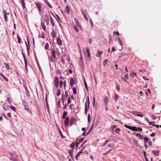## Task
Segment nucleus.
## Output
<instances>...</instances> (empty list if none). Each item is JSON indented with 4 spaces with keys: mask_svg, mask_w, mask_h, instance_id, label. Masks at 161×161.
Returning a JSON list of instances; mask_svg holds the SVG:
<instances>
[{
    "mask_svg": "<svg viewBox=\"0 0 161 161\" xmlns=\"http://www.w3.org/2000/svg\"><path fill=\"white\" fill-rule=\"evenodd\" d=\"M83 150V149H82V150H81L78 153H77L76 155L75 156V157L76 159L77 160L78 159V158L79 157V156L82 153Z\"/></svg>",
    "mask_w": 161,
    "mask_h": 161,
    "instance_id": "11",
    "label": "nucleus"
},
{
    "mask_svg": "<svg viewBox=\"0 0 161 161\" xmlns=\"http://www.w3.org/2000/svg\"><path fill=\"white\" fill-rule=\"evenodd\" d=\"M115 101L116 102L117 101V100L118 98V97L117 96V95L116 94L115 95Z\"/></svg>",
    "mask_w": 161,
    "mask_h": 161,
    "instance_id": "63",
    "label": "nucleus"
},
{
    "mask_svg": "<svg viewBox=\"0 0 161 161\" xmlns=\"http://www.w3.org/2000/svg\"><path fill=\"white\" fill-rule=\"evenodd\" d=\"M49 45L47 43H46L45 45V47H44L45 49H48L49 47Z\"/></svg>",
    "mask_w": 161,
    "mask_h": 161,
    "instance_id": "43",
    "label": "nucleus"
},
{
    "mask_svg": "<svg viewBox=\"0 0 161 161\" xmlns=\"http://www.w3.org/2000/svg\"><path fill=\"white\" fill-rule=\"evenodd\" d=\"M125 126L126 128H129V129L131 130V126H128L127 125H125Z\"/></svg>",
    "mask_w": 161,
    "mask_h": 161,
    "instance_id": "58",
    "label": "nucleus"
},
{
    "mask_svg": "<svg viewBox=\"0 0 161 161\" xmlns=\"http://www.w3.org/2000/svg\"><path fill=\"white\" fill-rule=\"evenodd\" d=\"M73 151H74L73 150H69V155L72 159L73 158Z\"/></svg>",
    "mask_w": 161,
    "mask_h": 161,
    "instance_id": "19",
    "label": "nucleus"
},
{
    "mask_svg": "<svg viewBox=\"0 0 161 161\" xmlns=\"http://www.w3.org/2000/svg\"><path fill=\"white\" fill-rule=\"evenodd\" d=\"M57 42L59 45H60L62 44V42L61 40L58 38H57Z\"/></svg>",
    "mask_w": 161,
    "mask_h": 161,
    "instance_id": "22",
    "label": "nucleus"
},
{
    "mask_svg": "<svg viewBox=\"0 0 161 161\" xmlns=\"http://www.w3.org/2000/svg\"><path fill=\"white\" fill-rule=\"evenodd\" d=\"M10 108L14 112L16 111L15 108L14 107L12 106H11L10 107Z\"/></svg>",
    "mask_w": 161,
    "mask_h": 161,
    "instance_id": "47",
    "label": "nucleus"
},
{
    "mask_svg": "<svg viewBox=\"0 0 161 161\" xmlns=\"http://www.w3.org/2000/svg\"><path fill=\"white\" fill-rule=\"evenodd\" d=\"M46 106H45V110L46 112V114L48 116V115H49V116H50V111H49V105L48 103V102L47 103H46Z\"/></svg>",
    "mask_w": 161,
    "mask_h": 161,
    "instance_id": "1",
    "label": "nucleus"
},
{
    "mask_svg": "<svg viewBox=\"0 0 161 161\" xmlns=\"http://www.w3.org/2000/svg\"><path fill=\"white\" fill-rule=\"evenodd\" d=\"M52 54L53 56V58H55L56 57L55 56V50L53 49L52 52Z\"/></svg>",
    "mask_w": 161,
    "mask_h": 161,
    "instance_id": "29",
    "label": "nucleus"
},
{
    "mask_svg": "<svg viewBox=\"0 0 161 161\" xmlns=\"http://www.w3.org/2000/svg\"><path fill=\"white\" fill-rule=\"evenodd\" d=\"M75 142H76L75 146H76V147H78V144L80 143H78V139L76 140Z\"/></svg>",
    "mask_w": 161,
    "mask_h": 161,
    "instance_id": "54",
    "label": "nucleus"
},
{
    "mask_svg": "<svg viewBox=\"0 0 161 161\" xmlns=\"http://www.w3.org/2000/svg\"><path fill=\"white\" fill-rule=\"evenodd\" d=\"M84 85L85 87V88L87 90V91H88V86H87V84H86V80H85L84 81Z\"/></svg>",
    "mask_w": 161,
    "mask_h": 161,
    "instance_id": "35",
    "label": "nucleus"
},
{
    "mask_svg": "<svg viewBox=\"0 0 161 161\" xmlns=\"http://www.w3.org/2000/svg\"><path fill=\"white\" fill-rule=\"evenodd\" d=\"M90 114H89L88 116V120L89 123L90 122Z\"/></svg>",
    "mask_w": 161,
    "mask_h": 161,
    "instance_id": "57",
    "label": "nucleus"
},
{
    "mask_svg": "<svg viewBox=\"0 0 161 161\" xmlns=\"http://www.w3.org/2000/svg\"><path fill=\"white\" fill-rule=\"evenodd\" d=\"M67 115V112H64L63 115V119H64L65 118V117Z\"/></svg>",
    "mask_w": 161,
    "mask_h": 161,
    "instance_id": "38",
    "label": "nucleus"
},
{
    "mask_svg": "<svg viewBox=\"0 0 161 161\" xmlns=\"http://www.w3.org/2000/svg\"><path fill=\"white\" fill-rule=\"evenodd\" d=\"M27 42H28V46L27 43L26 42H25V43L26 46L27 50L28 52V54H29V49L30 48V45H29V41H28V38L27 37Z\"/></svg>",
    "mask_w": 161,
    "mask_h": 161,
    "instance_id": "14",
    "label": "nucleus"
},
{
    "mask_svg": "<svg viewBox=\"0 0 161 161\" xmlns=\"http://www.w3.org/2000/svg\"><path fill=\"white\" fill-rule=\"evenodd\" d=\"M6 105V104H4L3 105V109L5 111L7 110L5 108V106Z\"/></svg>",
    "mask_w": 161,
    "mask_h": 161,
    "instance_id": "56",
    "label": "nucleus"
},
{
    "mask_svg": "<svg viewBox=\"0 0 161 161\" xmlns=\"http://www.w3.org/2000/svg\"><path fill=\"white\" fill-rule=\"evenodd\" d=\"M152 152L153 154L156 156H158L159 153V151H153Z\"/></svg>",
    "mask_w": 161,
    "mask_h": 161,
    "instance_id": "27",
    "label": "nucleus"
},
{
    "mask_svg": "<svg viewBox=\"0 0 161 161\" xmlns=\"http://www.w3.org/2000/svg\"><path fill=\"white\" fill-rule=\"evenodd\" d=\"M87 111L88 109L87 107L86 103L85 104V113L86 114Z\"/></svg>",
    "mask_w": 161,
    "mask_h": 161,
    "instance_id": "37",
    "label": "nucleus"
},
{
    "mask_svg": "<svg viewBox=\"0 0 161 161\" xmlns=\"http://www.w3.org/2000/svg\"><path fill=\"white\" fill-rule=\"evenodd\" d=\"M115 146V143L114 142H111L107 145V147H113Z\"/></svg>",
    "mask_w": 161,
    "mask_h": 161,
    "instance_id": "15",
    "label": "nucleus"
},
{
    "mask_svg": "<svg viewBox=\"0 0 161 161\" xmlns=\"http://www.w3.org/2000/svg\"><path fill=\"white\" fill-rule=\"evenodd\" d=\"M120 130L119 129V128H117L116 129V131H115V132L117 133H118V132Z\"/></svg>",
    "mask_w": 161,
    "mask_h": 161,
    "instance_id": "64",
    "label": "nucleus"
},
{
    "mask_svg": "<svg viewBox=\"0 0 161 161\" xmlns=\"http://www.w3.org/2000/svg\"><path fill=\"white\" fill-rule=\"evenodd\" d=\"M110 141V140L109 139H108V140L105 141L104 144L103 145V146H104L108 142H109Z\"/></svg>",
    "mask_w": 161,
    "mask_h": 161,
    "instance_id": "40",
    "label": "nucleus"
},
{
    "mask_svg": "<svg viewBox=\"0 0 161 161\" xmlns=\"http://www.w3.org/2000/svg\"><path fill=\"white\" fill-rule=\"evenodd\" d=\"M17 38H18V42L20 44L21 43V42H20V41L21 40V38L18 35H17Z\"/></svg>",
    "mask_w": 161,
    "mask_h": 161,
    "instance_id": "46",
    "label": "nucleus"
},
{
    "mask_svg": "<svg viewBox=\"0 0 161 161\" xmlns=\"http://www.w3.org/2000/svg\"><path fill=\"white\" fill-rule=\"evenodd\" d=\"M84 140V138H82L80 139V140H78V142L79 143H80L81 142H82Z\"/></svg>",
    "mask_w": 161,
    "mask_h": 161,
    "instance_id": "52",
    "label": "nucleus"
},
{
    "mask_svg": "<svg viewBox=\"0 0 161 161\" xmlns=\"http://www.w3.org/2000/svg\"><path fill=\"white\" fill-rule=\"evenodd\" d=\"M136 73H132V74H130V76L131 78H133L134 76H136Z\"/></svg>",
    "mask_w": 161,
    "mask_h": 161,
    "instance_id": "32",
    "label": "nucleus"
},
{
    "mask_svg": "<svg viewBox=\"0 0 161 161\" xmlns=\"http://www.w3.org/2000/svg\"><path fill=\"white\" fill-rule=\"evenodd\" d=\"M152 118L154 119H155L156 118V117L155 115H152Z\"/></svg>",
    "mask_w": 161,
    "mask_h": 161,
    "instance_id": "62",
    "label": "nucleus"
},
{
    "mask_svg": "<svg viewBox=\"0 0 161 161\" xmlns=\"http://www.w3.org/2000/svg\"><path fill=\"white\" fill-rule=\"evenodd\" d=\"M69 118L68 117H67L65 118L64 124L67 126L69 125Z\"/></svg>",
    "mask_w": 161,
    "mask_h": 161,
    "instance_id": "10",
    "label": "nucleus"
},
{
    "mask_svg": "<svg viewBox=\"0 0 161 161\" xmlns=\"http://www.w3.org/2000/svg\"><path fill=\"white\" fill-rule=\"evenodd\" d=\"M24 63L25 65V69L26 70V71H27V60L26 58H24Z\"/></svg>",
    "mask_w": 161,
    "mask_h": 161,
    "instance_id": "24",
    "label": "nucleus"
},
{
    "mask_svg": "<svg viewBox=\"0 0 161 161\" xmlns=\"http://www.w3.org/2000/svg\"><path fill=\"white\" fill-rule=\"evenodd\" d=\"M108 101V97L107 96L104 97L103 98V102L105 103V106L106 107H107Z\"/></svg>",
    "mask_w": 161,
    "mask_h": 161,
    "instance_id": "8",
    "label": "nucleus"
},
{
    "mask_svg": "<svg viewBox=\"0 0 161 161\" xmlns=\"http://www.w3.org/2000/svg\"><path fill=\"white\" fill-rule=\"evenodd\" d=\"M57 91V96H58L61 94V90L59 89H58Z\"/></svg>",
    "mask_w": 161,
    "mask_h": 161,
    "instance_id": "41",
    "label": "nucleus"
},
{
    "mask_svg": "<svg viewBox=\"0 0 161 161\" xmlns=\"http://www.w3.org/2000/svg\"><path fill=\"white\" fill-rule=\"evenodd\" d=\"M35 58L37 65L38 66H39V64L38 62V59H37L36 57V56H35Z\"/></svg>",
    "mask_w": 161,
    "mask_h": 161,
    "instance_id": "55",
    "label": "nucleus"
},
{
    "mask_svg": "<svg viewBox=\"0 0 161 161\" xmlns=\"http://www.w3.org/2000/svg\"><path fill=\"white\" fill-rule=\"evenodd\" d=\"M23 105L24 106L25 109L27 111H29V109L27 103L25 101H24L23 102Z\"/></svg>",
    "mask_w": 161,
    "mask_h": 161,
    "instance_id": "6",
    "label": "nucleus"
},
{
    "mask_svg": "<svg viewBox=\"0 0 161 161\" xmlns=\"http://www.w3.org/2000/svg\"><path fill=\"white\" fill-rule=\"evenodd\" d=\"M82 13L86 21L88 20V19L87 16V15H86V14L85 12H83L82 11Z\"/></svg>",
    "mask_w": 161,
    "mask_h": 161,
    "instance_id": "18",
    "label": "nucleus"
},
{
    "mask_svg": "<svg viewBox=\"0 0 161 161\" xmlns=\"http://www.w3.org/2000/svg\"><path fill=\"white\" fill-rule=\"evenodd\" d=\"M145 71H146L144 69H141L139 70L140 72H141L142 73L145 72Z\"/></svg>",
    "mask_w": 161,
    "mask_h": 161,
    "instance_id": "61",
    "label": "nucleus"
},
{
    "mask_svg": "<svg viewBox=\"0 0 161 161\" xmlns=\"http://www.w3.org/2000/svg\"><path fill=\"white\" fill-rule=\"evenodd\" d=\"M136 136L137 137H139L140 139L141 140H142L143 138V136L139 133L137 134H136Z\"/></svg>",
    "mask_w": 161,
    "mask_h": 161,
    "instance_id": "23",
    "label": "nucleus"
},
{
    "mask_svg": "<svg viewBox=\"0 0 161 161\" xmlns=\"http://www.w3.org/2000/svg\"><path fill=\"white\" fill-rule=\"evenodd\" d=\"M74 20L77 25L78 27H80V29H81V26L78 20L76 19H75Z\"/></svg>",
    "mask_w": 161,
    "mask_h": 161,
    "instance_id": "9",
    "label": "nucleus"
},
{
    "mask_svg": "<svg viewBox=\"0 0 161 161\" xmlns=\"http://www.w3.org/2000/svg\"><path fill=\"white\" fill-rule=\"evenodd\" d=\"M63 84V82L62 81H60L59 82V87L60 88L62 87Z\"/></svg>",
    "mask_w": 161,
    "mask_h": 161,
    "instance_id": "49",
    "label": "nucleus"
},
{
    "mask_svg": "<svg viewBox=\"0 0 161 161\" xmlns=\"http://www.w3.org/2000/svg\"><path fill=\"white\" fill-rule=\"evenodd\" d=\"M9 155L11 156V157H9V158L11 160H13V158H14V159L16 158V154L14 152H10L9 153Z\"/></svg>",
    "mask_w": 161,
    "mask_h": 161,
    "instance_id": "2",
    "label": "nucleus"
},
{
    "mask_svg": "<svg viewBox=\"0 0 161 161\" xmlns=\"http://www.w3.org/2000/svg\"><path fill=\"white\" fill-rule=\"evenodd\" d=\"M72 90L74 94H76L77 93L76 88L75 87H73Z\"/></svg>",
    "mask_w": 161,
    "mask_h": 161,
    "instance_id": "42",
    "label": "nucleus"
},
{
    "mask_svg": "<svg viewBox=\"0 0 161 161\" xmlns=\"http://www.w3.org/2000/svg\"><path fill=\"white\" fill-rule=\"evenodd\" d=\"M65 99V97L64 94H62V97L61 98V101L62 103L64 105V100Z\"/></svg>",
    "mask_w": 161,
    "mask_h": 161,
    "instance_id": "21",
    "label": "nucleus"
},
{
    "mask_svg": "<svg viewBox=\"0 0 161 161\" xmlns=\"http://www.w3.org/2000/svg\"><path fill=\"white\" fill-rule=\"evenodd\" d=\"M131 130H133V131H138V130L137 129V128L135 127H131Z\"/></svg>",
    "mask_w": 161,
    "mask_h": 161,
    "instance_id": "34",
    "label": "nucleus"
},
{
    "mask_svg": "<svg viewBox=\"0 0 161 161\" xmlns=\"http://www.w3.org/2000/svg\"><path fill=\"white\" fill-rule=\"evenodd\" d=\"M74 106V105L73 104H71L69 107V108H70L71 110H72L73 109V107Z\"/></svg>",
    "mask_w": 161,
    "mask_h": 161,
    "instance_id": "50",
    "label": "nucleus"
},
{
    "mask_svg": "<svg viewBox=\"0 0 161 161\" xmlns=\"http://www.w3.org/2000/svg\"><path fill=\"white\" fill-rule=\"evenodd\" d=\"M155 123V122L154 121V122H149V125H152L153 126H154V125H155V124L154 123Z\"/></svg>",
    "mask_w": 161,
    "mask_h": 161,
    "instance_id": "51",
    "label": "nucleus"
},
{
    "mask_svg": "<svg viewBox=\"0 0 161 161\" xmlns=\"http://www.w3.org/2000/svg\"><path fill=\"white\" fill-rule=\"evenodd\" d=\"M144 140L145 141L144 143H145V142H148L149 141V139L147 137H144Z\"/></svg>",
    "mask_w": 161,
    "mask_h": 161,
    "instance_id": "44",
    "label": "nucleus"
},
{
    "mask_svg": "<svg viewBox=\"0 0 161 161\" xmlns=\"http://www.w3.org/2000/svg\"><path fill=\"white\" fill-rule=\"evenodd\" d=\"M7 101L9 104H10L11 103V99L9 97L7 98Z\"/></svg>",
    "mask_w": 161,
    "mask_h": 161,
    "instance_id": "45",
    "label": "nucleus"
},
{
    "mask_svg": "<svg viewBox=\"0 0 161 161\" xmlns=\"http://www.w3.org/2000/svg\"><path fill=\"white\" fill-rule=\"evenodd\" d=\"M59 80L57 77L55 78L54 80V85L56 88H58V87Z\"/></svg>",
    "mask_w": 161,
    "mask_h": 161,
    "instance_id": "4",
    "label": "nucleus"
},
{
    "mask_svg": "<svg viewBox=\"0 0 161 161\" xmlns=\"http://www.w3.org/2000/svg\"><path fill=\"white\" fill-rule=\"evenodd\" d=\"M75 144L74 142H73L70 145V147H71L73 148V149L72 150H74V148L75 147Z\"/></svg>",
    "mask_w": 161,
    "mask_h": 161,
    "instance_id": "30",
    "label": "nucleus"
},
{
    "mask_svg": "<svg viewBox=\"0 0 161 161\" xmlns=\"http://www.w3.org/2000/svg\"><path fill=\"white\" fill-rule=\"evenodd\" d=\"M41 26L42 27V29L44 30L45 31L46 30V27L45 26L44 23L42 22L41 23Z\"/></svg>",
    "mask_w": 161,
    "mask_h": 161,
    "instance_id": "28",
    "label": "nucleus"
},
{
    "mask_svg": "<svg viewBox=\"0 0 161 161\" xmlns=\"http://www.w3.org/2000/svg\"><path fill=\"white\" fill-rule=\"evenodd\" d=\"M117 39L118 40L119 42V43L120 45L121 46H122L123 45V43L121 39L119 38H117Z\"/></svg>",
    "mask_w": 161,
    "mask_h": 161,
    "instance_id": "39",
    "label": "nucleus"
},
{
    "mask_svg": "<svg viewBox=\"0 0 161 161\" xmlns=\"http://www.w3.org/2000/svg\"><path fill=\"white\" fill-rule=\"evenodd\" d=\"M59 134H60L61 137L62 138H64V136H63L62 132L61 131H60V130L59 131Z\"/></svg>",
    "mask_w": 161,
    "mask_h": 161,
    "instance_id": "53",
    "label": "nucleus"
},
{
    "mask_svg": "<svg viewBox=\"0 0 161 161\" xmlns=\"http://www.w3.org/2000/svg\"><path fill=\"white\" fill-rule=\"evenodd\" d=\"M102 53L103 52L102 51L100 50H98L97 51V53L96 56L97 57H99L101 56V55L102 54Z\"/></svg>",
    "mask_w": 161,
    "mask_h": 161,
    "instance_id": "17",
    "label": "nucleus"
},
{
    "mask_svg": "<svg viewBox=\"0 0 161 161\" xmlns=\"http://www.w3.org/2000/svg\"><path fill=\"white\" fill-rule=\"evenodd\" d=\"M44 20L46 22V24L47 25H48L49 24V16H47V15L44 16Z\"/></svg>",
    "mask_w": 161,
    "mask_h": 161,
    "instance_id": "7",
    "label": "nucleus"
},
{
    "mask_svg": "<svg viewBox=\"0 0 161 161\" xmlns=\"http://www.w3.org/2000/svg\"><path fill=\"white\" fill-rule=\"evenodd\" d=\"M3 12L4 15V20L6 22H7L8 21L7 14L8 15L9 13H8L7 14L6 11L4 10H3Z\"/></svg>",
    "mask_w": 161,
    "mask_h": 161,
    "instance_id": "5",
    "label": "nucleus"
},
{
    "mask_svg": "<svg viewBox=\"0 0 161 161\" xmlns=\"http://www.w3.org/2000/svg\"><path fill=\"white\" fill-rule=\"evenodd\" d=\"M36 5L37 8L38 9L39 11H41V5L38 3H35Z\"/></svg>",
    "mask_w": 161,
    "mask_h": 161,
    "instance_id": "13",
    "label": "nucleus"
},
{
    "mask_svg": "<svg viewBox=\"0 0 161 161\" xmlns=\"http://www.w3.org/2000/svg\"><path fill=\"white\" fill-rule=\"evenodd\" d=\"M4 64H5V66L6 68L8 69L9 70L10 69V67L9 65H8V64H7L6 63H4Z\"/></svg>",
    "mask_w": 161,
    "mask_h": 161,
    "instance_id": "31",
    "label": "nucleus"
},
{
    "mask_svg": "<svg viewBox=\"0 0 161 161\" xmlns=\"http://www.w3.org/2000/svg\"><path fill=\"white\" fill-rule=\"evenodd\" d=\"M71 102V101L70 99V97H69L68 98V100L67 101V103L68 104H69Z\"/></svg>",
    "mask_w": 161,
    "mask_h": 161,
    "instance_id": "60",
    "label": "nucleus"
},
{
    "mask_svg": "<svg viewBox=\"0 0 161 161\" xmlns=\"http://www.w3.org/2000/svg\"><path fill=\"white\" fill-rule=\"evenodd\" d=\"M86 52H84V53L86 55L88 58H89L90 57V50L88 47H86Z\"/></svg>",
    "mask_w": 161,
    "mask_h": 161,
    "instance_id": "3",
    "label": "nucleus"
},
{
    "mask_svg": "<svg viewBox=\"0 0 161 161\" xmlns=\"http://www.w3.org/2000/svg\"><path fill=\"white\" fill-rule=\"evenodd\" d=\"M44 1L48 5V6L50 8V4L48 2L47 0H44Z\"/></svg>",
    "mask_w": 161,
    "mask_h": 161,
    "instance_id": "48",
    "label": "nucleus"
},
{
    "mask_svg": "<svg viewBox=\"0 0 161 161\" xmlns=\"http://www.w3.org/2000/svg\"><path fill=\"white\" fill-rule=\"evenodd\" d=\"M56 33L54 32L53 31L52 33V36L53 37V38H55L56 36Z\"/></svg>",
    "mask_w": 161,
    "mask_h": 161,
    "instance_id": "33",
    "label": "nucleus"
},
{
    "mask_svg": "<svg viewBox=\"0 0 161 161\" xmlns=\"http://www.w3.org/2000/svg\"><path fill=\"white\" fill-rule=\"evenodd\" d=\"M140 113V112L137 111H133V114L134 115L138 116H140L141 117H142L143 116L142 115H140L139 114Z\"/></svg>",
    "mask_w": 161,
    "mask_h": 161,
    "instance_id": "12",
    "label": "nucleus"
},
{
    "mask_svg": "<svg viewBox=\"0 0 161 161\" xmlns=\"http://www.w3.org/2000/svg\"><path fill=\"white\" fill-rule=\"evenodd\" d=\"M65 11L68 14H69L70 12L69 8L68 5L66 6L65 8Z\"/></svg>",
    "mask_w": 161,
    "mask_h": 161,
    "instance_id": "20",
    "label": "nucleus"
},
{
    "mask_svg": "<svg viewBox=\"0 0 161 161\" xmlns=\"http://www.w3.org/2000/svg\"><path fill=\"white\" fill-rule=\"evenodd\" d=\"M70 86L72 87L74 85L75 81L74 79L73 78L71 79L70 80Z\"/></svg>",
    "mask_w": 161,
    "mask_h": 161,
    "instance_id": "16",
    "label": "nucleus"
},
{
    "mask_svg": "<svg viewBox=\"0 0 161 161\" xmlns=\"http://www.w3.org/2000/svg\"><path fill=\"white\" fill-rule=\"evenodd\" d=\"M73 29L74 30H75V31H76L77 32H78L79 31V29L76 27V26L75 25L74 27H73Z\"/></svg>",
    "mask_w": 161,
    "mask_h": 161,
    "instance_id": "36",
    "label": "nucleus"
},
{
    "mask_svg": "<svg viewBox=\"0 0 161 161\" xmlns=\"http://www.w3.org/2000/svg\"><path fill=\"white\" fill-rule=\"evenodd\" d=\"M21 4L23 8V9H24L25 8V3L24 2V0H21Z\"/></svg>",
    "mask_w": 161,
    "mask_h": 161,
    "instance_id": "25",
    "label": "nucleus"
},
{
    "mask_svg": "<svg viewBox=\"0 0 161 161\" xmlns=\"http://www.w3.org/2000/svg\"><path fill=\"white\" fill-rule=\"evenodd\" d=\"M0 76L1 77L2 76L3 77V78H4V79L7 82L8 81V79L6 78L5 76H4V75H3V74H1L0 75Z\"/></svg>",
    "mask_w": 161,
    "mask_h": 161,
    "instance_id": "26",
    "label": "nucleus"
},
{
    "mask_svg": "<svg viewBox=\"0 0 161 161\" xmlns=\"http://www.w3.org/2000/svg\"><path fill=\"white\" fill-rule=\"evenodd\" d=\"M155 133L154 132H153L151 134L150 136L151 137H154L155 136Z\"/></svg>",
    "mask_w": 161,
    "mask_h": 161,
    "instance_id": "59",
    "label": "nucleus"
}]
</instances>
